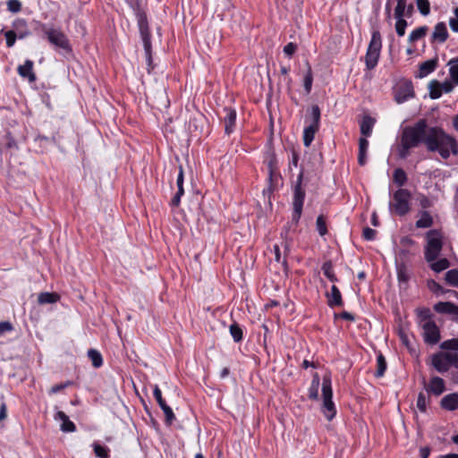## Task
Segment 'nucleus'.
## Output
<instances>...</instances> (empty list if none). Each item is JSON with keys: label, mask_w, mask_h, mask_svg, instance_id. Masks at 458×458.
<instances>
[{"label": "nucleus", "mask_w": 458, "mask_h": 458, "mask_svg": "<svg viewBox=\"0 0 458 458\" xmlns=\"http://www.w3.org/2000/svg\"><path fill=\"white\" fill-rule=\"evenodd\" d=\"M429 96L432 99L439 98L442 96L440 83L437 81H431L428 84Z\"/></svg>", "instance_id": "40"}, {"label": "nucleus", "mask_w": 458, "mask_h": 458, "mask_svg": "<svg viewBox=\"0 0 458 458\" xmlns=\"http://www.w3.org/2000/svg\"><path fill=\"white\" fill-rule=\"evenodd\" d=\"M395 31L399 37H403L405 34V29L408 26V22L403 18H395Z\"/></svg>", "instance_id": "45"}, {"label": "nucleus", "mask_w": 458, "mask_h": 458, "mask_svg": "<svg viewBox=\"0 0 458 458\" xmlns=\"http://www.w3.org/2000/svg\"><path fill=\"white\" fill-rule=\"evenodd\" d=\"M125 2L132 9L139 27V30L149 28L147 14L140 6V0H125Z\"/></svg>", "instance_id": "11"}, {"label": "nucleus", "mask_w": 458, "mask_h": 458, "mask_svg": "<svg viewBox=\"0 0 458 458\" xmlns=\"http://www.w3.org/2000/svg\"><path fill=\"white\" fill-rule=\"evenodd\" d=\"M41 30L48 42L58 49L64 55H72V47L67 36L61 29L41 25Z\"/></svg>", "instance_id": "2"}, {"label": "nucleus", "mask_w": 458, "mask_h": 458, "mask_svg": "<svg viewBox=\"0 0 458 458\" xmlns=\"http://www.w3.org/2000/svg\"><path fill=\"white\" fill-rule=\"evenodd\" d=\"M420 205L422 208H430L431 205H432V202L431 200L426 197V196H422L420 199Z\"/></svg>", "instance_id": "60"}, {"label": "nucleus", "mask_w": 458, "mask_h": 458, "mask_svg": "<svg viewBox=\"0 0 458 458\" xmlns=\"http://www.w3.org/2000/svg\"><path fill=\"white\" fill-rule=\"evenodd\" d=\"M448 65H449V73H450V77H451L452 81L454 82H455L456 84H458V67L454 66L453 64H448Z\"/></svg>", "instance_id": "58"}, {"label": "nucleus", "mask_w": 458, "mask_h": 458, "mask_svg": "<svg viewBox=\"0 0 458 458\" xmlns=\"http://www.w3.org/2000/svg\"><path fill=\"white\" fill-rule=\"evenodd\" d=\"M448 36L445 23L443 21L437 22L431 35V43L437 42L442 44L446 41Z\"/></svg>", "instance_id": "15"}, {"label": "nucleus", "mask_w": 458, "mask_h": 458, "mask_svg": "<svg viewBox=\"0 0 458 458\" xmlns=\"http://www.w3.org/2000/svg\"><path fill=\"white\" fill-rule=\"evenodd\" d=\"M434 310L440 314L458 316V306L450 301H439L434 305Z\"/></svg>", "instance_id": "18"}, {"label": "nucleus", "mask_w": 458, "mask_h": 458, "mask_svg": "<svg viewBox=\"0 0 458 458\" xmlns=\"http://www.w3.org/2000/svg\"><path fill=\"white\" fill-rule=\"evenodd\" d=\"M58 300H59V295L57 293H48V292L41 293L38 298V301L40 304L55 303Z\"/></svg>", "instance_id": "34"}, {"label": "nucleus", "mask_w": 458, "mask_h": 458, "mask_svg": "<svg viewBox=\"0 0 458 458\" xmlns=\"http://www.w3.org/2000/svg\"><path fill=\"white\" fill-rule=\"evenodd\" d=\"M312 82H313V74L311 67H308L307 73L304 76L303 79V87L307 94H310L312 88Z\"/></svg>", "instance_id": "41"}, {"label": "nucleus", "mask_w": 458, "mask_h": 458, "mask_svg": "<svg viewBox=\"0 0 458 458\" xmlns=\"http://www.w3.org/2000/svg\"><path fill=\"white\" fill-rule=\"evenodd\" d=\"M229 332L235 343H240L242 340L243 331L238 323L233 322L231 324L229 327Z\"/></svg>", "instance_id": "33"}, {"label": "nucleus", "mask_w": 458, "mask_h": 458, "mask_svg": "<svg viewBox=\"0 0 458 458\" xmlns=\"http://www.w3.org/2000/svg\"><path fill=\"white\" fill-rule=\"evenodd\" d=\"M296 49L297 45L293 42H290L284 47V53L288 56H292L296 51Z\"/></svg>", "instance_id": "56"}, {"label": "nucleus", "mask_w": 458, "mask_h": 458, "mask_svg": "<svg viewBox=\"0 0 458 458\" xmlns=\"http://www.w3.org/2000/svg\"><path fill=\"white\" fill-rule=\"evenodd\" d=\"M7 414V406L4 402H2L0 404V421L6 418Z\"/></svg>", "instance_id": "62"}, {"label": "nucleus", "mask_w": 458, "mask_h": 458, "mask_svg": "<svg viewBox=\"0 0 458 458\" xmlns=\"http://www.w3.org/2000/svg\"><path fill=\"white\" fill-rule=\"evenodd\" d=\"M326 297L327 299V305L330 308L342 307L344 305L341 292L335 284L331 286L330 292L326 293Z\"/></svg>", "instance_id": "16"}, {"label": "nucleus", "mask_w": 458, "mask_h": 458, "mask_svg": "<svg viewBox=\"0 0 458 458\" xmlns=\"http://www.w3.org/2000/svg\"><path fill=\"white\" fill-rule=\"evenodd\" d=\"M428 287L429 289L436 294L440 295L445 293V290L437 282L434 280H431L428 282Z\"/></svg>", "instance_id": "49"}, {"label": "nucleus", "mask_w": 458, "mask_h": 458, "mask_svg": "<svg viewBox=\"0 0 458 458\" xmlns=\"http://www.w3.org/2000/svg\"><path fill=\"white\" fill-rule=\"evenodd\" d=\"M140 38L143 43V47L146 55L147 70L150 73L154 69L153 58H152V44H151V34L149 28H146L140 30Z\"/></svg>", "instance_id": "10"}, {"label": "nucleus", "mask_w": 458, "mask_h": 458, "mask_svg": "<svg viewBox=\"0 0 458 458\" xmlns=\"http://www.w3.org/2000/svg\"><path fill=\"white\" fill-rule=\"evenodd\" d=\"M381 47V34L378 30H374L365 55V64L368 70H373L377 65Z\"/></svg>", "instance_id": "6"}, {"label": "nucleus", "mask_w": 458, "mask_h": 458, "mask_svg": "<svg viewBox=\"0 0 458 458\" xmlns=\"http://www.w3.org/2000/svg\"><path fill=\"white\" fill-rule=\"evenodd\" d=\"M317 230L319 235L324 236L327 233V228L326 225V220L323 215H319L316 221Z\"/></svg>", "instance_id": "46"}, {"label": "nucleus", "mask_w": 458, "mask_h": 458, "mask_svg": "<svg viewBox=\"0 0 458 458\" xmlns=\"http://www.w3.org/2000/svg\"><path fill=\"white\" fill-rule=\"evenodd\" d=\"M414 12V6L412 4H406V9H405V16L411 17Z\"/></svg>", "instance_id": "63"}, {"label": "nucleus", "mask_w": 458, "mask_h": 458, "mask_svg": "<svg viewBox=\"0 0 458 458\" xmlns=\"http://www.w3.org/2000/svg\"><path fill=\"white\" fill-rule=\"evenodd\" d=\"M12 329L13 326L10 322H0V336L4 335L5 332H10Z\"/></svg>", "instance_id": "59"}, {"label": "nucleus", "mask_w": 458, "mask_h": 458, "mask_svg": "<svg viewBox=\"0 0 458 458\" xmlns=\"http://www.w3.org/2000/svg\"><path fill=\"white\" fill-rule=\"evenodd\" d=\"M343 318L344 320H348V321H354L355 318L354 316L348 312V311H343L341 313H335V318Z\"/></svg>", "instance_id": "57"}, {"label": "nucleus", "mask_w": 458, "mask_h": 458, "mask_svg": "<svg viewBox=\"0 0 458 458\" xmlns=\"http://www.w3.org/2000/svg\"><path fill=\"white\" fill-rule=\"evenodd\" d=\"M431 364L439 373H445L451 366L458 369V352H440L432 355Z\"/></svg>", "instance_id": "7"}, {"label": "nucleus", "mask_w": 458, "mask_h": 458, "mask_svg": "<svg viewBox=\"0 0 458 458\" xmlns=\"http://www.w3.org/2000/svg\"><path fill=\"white\" fill-rule=\"evenodd\" d=\"M320 385V378L318 373H314L311 380L310 386L309 388V398L311 400H317L318 398V388Z\"/></svg>", "instance_id": "29"}, {"label": "nucleus", "mask_w": 458, "mask_h": 458, "mask_svg": "<svg viewBox=\"0 0 458 458\" xmlns=\"http://www.w3.org/2000/svg\"><path fill=\"white\" fill-rule=\"evenodd\" d=\"M428 30V28L427 26H420L413 30L408 38V41L410 43H414L422 38H424Z\"/></svg>", "instance_id": "31"}, {"label": "nucleus", "mask_w": 458, "mask_h": 458, "mask_svg": "<svg viewBox=\"0 0 458 458\" xmlns=\"http://www.w3.org/2000/svg\"><path fill=\"white\" fill-rule=\"evenodd\" d=\"M433 225V218L428 211H421L420 217L416 221L417 228H428Z\"/></svg>", "instance_id": "30"}, {"label": "nucleus", "mask_w": 458, "mask_h": 458, "mask_svg": "<svg viewBox=\"0 0 458 458\" xmlns=\"http://www.w3.org/2000/svg\"><path fill=\"white\" fill-rule=\"evenodd\" d=\"M413 96V89L411 83L399 87L395 95V99L398 103L406 101L409 98Z\"/></svg>", "instance_id": "24"}, {"label": "nucleus", "mask_w": 458, "mask_h": 458, "mask_svg": "<svg viewBox=\"0 0 458 458\" xmlns=\"http://www.w3.org/2000/svg\"><path fill=\"white\" fill-rule=\"evenodd\" d=\"M429 263H430V268L437 273H440V272L444 271L445 269L448 268L450 266L449 260L445 258L440 259L438 260L436 259L435 261H432Z\"/></svg>", "instance_id": "36"}, {"label": "nucleus", "mask_w": 458, "mask_h": 458, "mask_svg": "<svg viewBox=\"0 0 458 458\" xmlns=\"http://www.w3.org/2000/svg\"><path fill=\"white\" fill-rule=\"evenodd\" d=\"M423 384L426 391L436 396L440 395L445 390L444 379L437 376L432 377L428 385L426 384L424 379Z\"/></svg>", "instance_id": "13"}, {"label": "nucleus", "mask_w": 458, "mask_h": 458, "mask_svg": "<svg viewBox=\"0 0 458 458\" xmlns=\"http://www.w3.org/2000/svg\"><path fill=\"white\" fill-rule=\"evenodd\" d=\"M72 385V382L71 381H66L64 383H61V384H57V385H55L53 386L50 390H49V394H57L59 393L60 391L64 390V388L68 387L69 386Z\"/></svg>", "instance_id": "54"}, {"label": "nucleus", "mask_w": 458, "mask_h": 458, "mask_svg": "<svg viewBox=\"0 0 458 458\" xmlns=\"http://www.w3.org/2000/svg\"><path fill=\"white\" fill-rule=\"evenodd\" d=\"M418 317L420 320V325L422 323H427L428 321H433L432 313L429 309H422L418 310Z\"/></svg>", "instance_id": "48"}, {"label": "nucleus", "mask_w": 458, "mask_h": 458, "mask_svg": "<svg viewBox=\"0 0 458 458\" xmlns=\"http://www.w3.org/2000/svg\"><path fill=\"white\" fill-rule=\"evenodd\" d=\"M440 406L446 411H455L458 409V394L452 393L445 395L440 401Z\"/></svg>", "instance_id": "19"}, {"label": "nucleus", "mask_w": 458, "mask_h": 458, "mask_svg": "<svg viewBox=\"0 0 458 458\" xmlns=\"http://www.w3.org/2000/svg\"><path fill=\"white\" fill-rule=\"evenodd\" d=\"M375 123L376 120L374 118L369 115H364L360 124V133L365 137L370 136Z\"/></svg>", "instance_id": "26"}, {"label": "nucleus", "mask_w": 458, "mask_h": 458, "mask_svg": "<svg viewBox=\"0 0 458 458\" xmlns=\"http://www.w3.org/2000/svg\"><path fill=\"white\" fill-rule=\"evenodd\" d=\"M153 394L157 402L159 407L163 411L165 416V422L168 425H171L173 421L175 420L174 413L170 406H168L165 403V401L162 397L161 390L159 389L158 386L156 385L153 388Z\"/></svg>", "instance_id": "12"}, {"label": "nucleus", "mask_w": 458, "mask_h": 458, "mask_svg": "<svg viewBox=\"0 0 458 458\" xmlns=\"http://www.w3.org/2000/svg\"><path fill=\"white\" fill-rule=\"evenodd\" d=\"M445 281L450 285L458 286V270L451 269L445 273Z\"/></svg>", "instance_id": "42"}, {"label": "nucleus", "mask_w": 458, "mask_h": 458, "mask_svg": "<svg viewBox=\"0 0 458 458\" xmlns=\"http://www.w3.org/2000/svg\"><path fill=\"white\" fill-rule=\"evenodd\" d=\"M393 180H394V182L398 187L404 186L408 180L405 171L403 168L394 169V174H393Z\"/></svg>", "instance_id": "32"}, {"label": "nucleus", "mask_w": 458, "mask_h": 458, "mask_svg": "<svg viewBox=\"0 0 458 458\" xmlns=\"http://www.w3.org/2000/svg\"><path fill=\"white\" fill-rule=\"evenodd\" d=\"M225 116L223 121L225 123V131L230 135L235 129L236 125V111L232 107H225L223 109Z\"/></svg>", "instance_id": "14"}, {"label": "nucleus", "mask_w": 458, "mask_h": 458, "mask_svg": "<svg viewBox=\"0 0 458 458\" xmlns=\"http://www.w3.org/2000/svg\"><path fill=\"white\" fill-rule=\"evenodd\" d=\"M411 193L407 189L400 188L392 195V200L389 202L390 212L403 216L411 210Z\"/></svg>", "instance_id": "3"}, {"label": "nucleus", "mask_w": 458, "mask_h": 458, "mask_svg": "<svg viewBox=\"0 0 458 458\" xmlns=\"http://www.w3.org/2000/svg\"><path fill=\"white\" fill-rule=\"evenodd\" d=\"M397 279L400 287H406L410 280V272L407 266L404 263L396 265Z\"/></svg>", "instance_id": "23"}, {"label": "nucleus", "mask_w": 458, "mask_h": 458, "mask_svg": "<svg viewBox=\"0 0 458 458\" xmlns=\"http://www.w3.org/2000/svg\"><path fill=\"white\" fill-rule=\"evenodd\" d=\"M440 348L442 350H447V351L451 350V351L458 352V339L452 338L449 340H445L441 343Z\"/></svg>", "instance_id": "43"}, {"label": "nucleus", "mask_w": 458, "mask_h": 458, "mask_svg": "<svg viewBox=\"0 0 458 458\" xmlns=\"http://www.w3.org/2000/svg\"><path fill=\"white\" fill-rule=\"evenodd\" d=\"M320 108L318 105H314L310 108V113L306 116L305 122L310 125L319 128L320 124Z\"/></svg>", "instance_id": "25"}, {"label": "nucleus", "mask_w": 458, "mask_h": 458, "mask_svg": "<svg viewBox=\"0 0 458 458\" xmlns=\"http://www.w3.org/2000/svg\"><path fill=\"white\" fill-rule=\"evenodd\" d=\"M176 184H177V192L171 199V205L174 207H178L181 202V198L184 194L183 190V170L182 167H180L179 174L177 175L176 179Z\"/></svg>", "instance_id": "20"}, {"label": "nucleus", "mask_w": 458, "mask_h": 458, "mask_svg": "<svg viewBox=\"0 0 458 458\" xmlns=\"http://www.w3.org/2000/svg\"><path fill=\"white\" fill-rule=\"evenodd\" d=\"M424 342L428 344H436L440 340V331L435 321H428L421 324Z\"/></svg>", "instance_id": "9"}, {"label": "nucleus", "mask_w": 458, "mask_h": 458, "mask_svg": "<svg viewBox=\"0 0 458 458\" xmlns=\"http://www.w3.org/2000/svg\"><path fill=\"white\" fill-rule=\"evenodd\" d=\"M324 276L330 280L333 283H335L338 281L337 277L335 275L334 269H333V264L331 260L326 261L321 267Z\"/></svg>", "instance_id": "35"}, {"label": "nucleus", "mask_w": 458, "mask_h": 458, "mask_svg": "<svg viewBox=\"0 0 458 458\" xmlns=\"http://www.w3.org/2000/svg\"><path fill=\"white\" fill-rule=\"evenodd\" d=\"M18 73L22 78H28L30 81H36V75L33 72V62L26 60L22 65L18 67Z\"/></svg>", "instance_id": "21"}, {"label": "nucleus", "mask_w": 458, "mask_h": 458, "mask_svg": "<svg viewBox=\"0 0 458 458\" xmlns=\"http://www.w3.org/2000/svg\"><path fill=\"white\" fill-rule=\"evenodd\" d=\"M417 7L420 13L426 16L430 12V4L428 0H416Z\"/></svg>", "instance_id": "47"}, {"label": "nucleus", "mask_w": 458, "mask_h": 458, "mask_svg": "<svg viewBox=\"0 0 458 458\" xmlns=\"http://www.w3.org/2000/svg\"><path fill=\"white\" fill-rule=\"evenodd\" d=\"M4 37H5V39H6V46L8 47H11L14 45L15 41H16V38H18L17 37V34L15 31L13 30H7L4 32Z\"/></svg>", "instance_id": "50"}, {"label": "nucleus", "mask_w": 458, "mask_h": 458, "mask_svg": "<svg viewBox=\"0 0 458 458\" xmlns=\"http://www.w3.org/2000/svg\"><path fill=\"white\" fill-rule=\"evenodd\" d=\"M92 447L94 450V454L98 458H109L110 457V455H109L110 449L107 446L102 445L98 442H94L92 444Z\"/></svg>", "instance_id": "38"}, {"label": "nucleus", "mask_w": 458, "mask_h": 458, "mask_svg": "<svg viewBox=\"0 0 458 458\" xmlns=\"http://www.w3.org/2000/svg\"><path fill=\"white\" fill-rule=\"evenodd\" d=\"M369 148V141L365 138H360L359 140V155H358V163L360 165H364L366 164V155Z\"/></svg>", "instance_id": "27"}, {"label": "nucleus", "mask_w": 458, "mask_h": 458, "mask_svg": "<svg viewBox=\"0 0 458 458\" xmlns=\"http://www.w3.org/2000/svg\"><path fill=\"white\" fill-rule=\"evenodd\" d=\"M438 64V58L435 57L429 60H427L420 64L419 72L416 75L418 78H424L433 72Z\"/></svg>", "instance_id": "17"}, {"label": "nucleus", "mask_w": 458, "mask_h": 458, "mask_svg": "<svg viewBox=\"0 0 458 458\" xmlns=\"http://www.w3.org/2000/svg\"><path fill=\"white\" fill-rule=\"evenodd\" d=\"M7 9L11 13H19L21 9V4L19 0H8Z\"/></svg>", "instance_id": "52"}, {"label": "nucleus", "mask_w": 458, "mask_h": 458, "mask_svg": "<svg viewBox=\"0 0 458 458\" xmlns=\"http://www.w3.org/2000/svg\"><path fill=\"white\" fill-rule=\"evenodd\" d=\"M426 239L424 257L427 262H432L438 258L443 249V235L438 230L432 229L426 233Z\"/></svg>", "instance_id": "4"}, {"label": "nucleus", "mask_w": 458, "mask_h": 458, "mask_svg": "<svg viewBox=\"0 0 458 458\" xmlns=\"http://www.w3.org/2000/svg\"><path fill=\"white\" fill-rule=\"evenodd\" d=\"M454 17L449 19V26L454 32L458 33V7L454 8Z\"/></svg>", "instance_id": "53"}, {"label": "nucleus", "mask_w": 458, "mask_h": 458, "mask_svg": "<svg viewBox=\"0 0 458 458\" xmlns=\"http://www.w3.org/2000/svg\"><path fill=\"white\" fill-rule=\"evenodd\" d=\"M407 0H397L394 8V18H403L405 16Z\"/></svg>", "instance_id": "44"}, {"label": "nucleus", "mask_w": 458, "mask_h": 458, "mask_svg": "<svg viewBox=\"0 0 458 458\" xmlns=\"http://www.w3.org/2000/svg\"><path fill=\"white\" fill-rule=\"evenodd\" d=\"M424 144L429 152H437L443 159L451 154L458 155V142L438 126H428L425 119H420L413 125L406 126L401 135L398 155L401 158L410 156L411 148Z\"/></svg>", "instance_id": "1"}, {"label": "nucleus", "mask_w": 458, "mask_h": 458, "mask_svg": "<svg viewBox=\"0 0 458 458\" xmlns=\"http://www.w3.org/2000/svg\"><path fill=\"white\" fill-rule=\"evenodd\" d=\"M376 234L377 231L372 228L366 227L363 230V237L367 241H373L376 238Z\"/></svg>", "instance_id": "55"}, {"label": "nucleus", "mask_w": 458, "mask_h": 458, "mask_svg": "<svg viewBox=\"0 0 458 458\" xmlns=\"http://www.w3.org/2000/svg\"><path fill=\"white\" fill-rule=\"evenodd\" d=\"M429 454H430V449L428 447L420 448L421 458H428Z\"/></svg>", "instance_id": "64"}, {"label": "nucleus", "mask_w": 458, "mask_h": 458, "mask_svg": "<svg viewBox=\"0 0 458 458\" xmlns=\"http://www.w3.org/2000/svg\"><path fill=\"white\" fill-rule=\"evenodd\" d=\"M302 178L303 172L301 171L297 176L296 183L293 188V214L291 225L294 226H297L300 222L302 214L303 203L305 199V191L301 187Z\"/></svg>", "instance_id": "5"}, {"label": "nucleus", "mask_w": 458, "mask_h": 458, "mask_svg": "<svg viewBox=\"0 0 458 458\" xmlns=\"http://www.w3.org/2000/svg\"><path fill=\"white\" fill-rule=\"evenodd\" d=\"M322 396H323V406L322 411L327 420H333L335 416L336 411L335 404L332 401L333 391L331 386V377L329 376H324L322 382Z\"/></svg>", "instance_id": "8"}, {"label": "nucleus", "mask_w": 458, "mask_h": 458, "mask_svg": "<svg viewBox=\"0 0 458 458\" xmlns=\"http://www.w3.org/2000/svg\"><path fill=\"white\" fill-rule=\"evenodd\" d=\"M387 368L386 360L384 355L380 352L377 357V370L375 372V376L377 377H381L384 376Z\"/></svg>", "instance_id": "37"}, {"label": "nucleus", "mask_w": 458, "mask_h": 458, "mask_svg": "<svg viewBox=\"0 0 458 458\" xmlns=\"http://www.w3.org/2000/svg\"><path fill=\"white\" fill-rule=\"evenodd\" d=\"M55 420L62 421L61 430L64 432H74L76 430L75 424L70 420L69 417L62 411H58L55 416Z\"/></svg>", "instance_id": "22"}, {"label": "nucleus", "mask_w": 458, "mask_h": 458, "mask_svg": "<svg viewBox=\"0 0 458 458\" xmlns=\"http://www.w3.org/2000/svg\"><path fill=\"white\" fill-rule=\"evenodd\" d=\"M417 407L421 412H425L427 410V399L426 395L422 392L418 395Z\"/></svg>", "instance_id": "51"}, {"label": "nucleus", "mask_w": 458, "mask_h": 458, "mask_svg": "<svg viewBox=\"0 0 458 458\" xmlns=\"http://www.w3.org/2000/svg\"><path fill=\"white\" fill-rule=\"evenodd\" d=\"M88 357L91 360L94 368H100L103 365V358L98 351L95 349H89L88 351Z\"/></svg>", "instance_id": "39"}, {"label": "nucleus", "mask_w": 458, "mask_h": 458, "mask_svg": "<svg viewBox=\"0 0 458 458\" xmlns=\"http://www.w3.org/2000/svg\"><path fill=\"white\" fill-rule=\"evenodd\" d=\"M440 88L442 89V93L445 92V93H449L453 90L454 89V86L451 82L449 81H445L443 83L440 84Z\"/></svg>", "instance_id": "61"}, {"label": "nucleus", "mask_w": 458, "mask_h": 458, "mask_svg": "<svg viewBox=\"0 0 458 458\" xmlns=\"http://www.w3.org/2000/svg\"><path fill=\"white\" fill-rule=\"evenodd\" d=\"M319 128L308 124L303 131V144L305 147H310L314 140L316 132Z\"/></svg>", "instance_id": "28"}]
</instances>
